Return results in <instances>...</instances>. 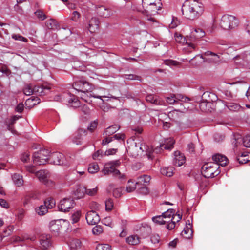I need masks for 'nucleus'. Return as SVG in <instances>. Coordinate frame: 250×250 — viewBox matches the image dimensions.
Instances as JSON below:
<instances>
[{"label": "nucleus", "instance_id": "f257e3e1", "mask_svg": "<svg viewBox=\"0 0 250 250\" xmlns=\"http://www.w3.org/2000/svg\"><path fill=\"white\" fill-rule=\"evenodd\" d=\"M182 12L184 17L193 20L198 18L204 12V5L196 0L185 1L182 7Z\"/></svg>", "mask_w": 250, "mask_h": 250}, {"label": "nucleus", "instance_id": "f03ea898", "mask_svg": "<svg viewBox=\"0 0 250 250\" xmlns=\"http://www.w3.org/2000/svg\"><path fill=\"white\" fill-rule=\"evenodd\" d=\"M202 173L207 178H213L220 172L217 163L209 162L205 164L202 167Z\"/></svg>", "mask_w": 250, "mask_h": 250}, {"label": "nucleus", "instance_id": "7ed1b4c3", "mask_svg": "<svg viewBox=\"0 0 250 250\" xmlns=\"http://www.w3.org/2000/svg\"><path fill=\"white\" fill-rule=\"evenodd\" d=\"M239 21L234 16L225 15L222 16L220 25L225 30L232 29L238 26Z\"/></svg>", "mask_w": 250, "mask_h": 250}, {"label": "nucleus", "instance_id": "20e7f679", "mask_svg": "<svg viewBox=\"0 0 250 250\" xmlns=\"http://www.w3.org/2000/svg\"><path fill=\"white\" fill-rule=\"evenodd\" d=\"M50 151L43 148L39 151L34 152L33 155V161L36 165H44L48 162Z\"/></svg>", "mask_w": 250, "mask_h": 250}, {"label": "nucleus", "instance_id": "39448f33", "mask_svg": "<svg viewBox=\"0 0 250 250\" xmlns=\"http://www.w3.org/2000/svg\"><path fill=\"white\" fill-rule=\"evenodd\" d=\"M55 101H61L68 103L72 107L77 108L80 106V102L74 95H71L69 93H64L61 95H58L55 97Z\"/></svg>", "mask_w": 250, "mask_h": 250}, {"label": "nucleus", "instance_id": "423d86ee", "mask_svg": "<svg viewBox=\"0 0 250 250\" xmlns=\"http://www.w3.org/2000/svg\"><path fill=\"white\" fill-rule=\"evenodd\" d=\"M162 3L161 1H159V4L156 3V4H151L147 7L143 8L144 11L143 13L144 15H146V20L149 22H155L156 21L155 19L151 16V15H155L157 13V11L161 8Z\"/></svg>", "mask_w": 250, "mask_h": 250}, {"label": "nucleus", "instance_id": "0eeeda50", "mask_svg": "<svg viewBox=\"0 0 250 250\" xmlns=\"http://www.w3.org/2000/svg\"><path fill=\"white\" fill-rule=\"evenodd\" d=\"M214 96L213 94L208 92H205L202 96V102L199 104L200 109L204 112L210 111L211 105L213 100L210 98Z\"/></svg>", "mask_w": 250, "mask_h": 250}, {"label": "nucleus", "instance_id": "6e6552de", "mask_svg": "<svg viewBox=\"0 0 250 250\" xmlns=\"http://www.w3.org/2000/svg\"><path fill=\"white\" fill-rule=\"evenodd\" d=\"M101 172L104 175L113 174L114 176H119L120 179H124L125 178V174H122L119 170L114 167L109 162L104 165Z\"/></svg>", "mask_w": 250, "mask_h": 250}, {"label": "nucleus", "instance_id": "1a4fd4ad", "mask_svg": "<svg viewBox=\"0 0 250 250\" xmlns=\"http://www.w3.org/2000/svg\"><path fill=\"white\" fill-rule=\"evenodd\" d=\"M74 205L75 202L73 199L66 198L61 200L58 205V208L60 211L65 212L69 211L70 209L74 207Z\"/></svg>", "mask_w": 250, "mask_h": 250}, {"label": "nucleus", "instance_id": "9d476101", "mask_svg": "<svg viewBox=\"0 0 250 250\" xmlns=\"http://www.w3.org/2000/svg\"><path fill=\"white\" fill-rule=\"evenodd\" d=\"M73 87L74 89L79 92L82 91L87 92L92 90V86L90 85L89 83L82 80L75 81L73 85Z\"/></svg>", "mask_w": 250, "mask_h": 250}, {"label": "nucleus", "instance_id": "9b49d317", "mask_svg": "<svg viewBox=\"0 0 250 250\" xmlns=\"http://www.w3.org/2000/svg\"><path fill=\"white\" fill-rule=\"evenodd\" d=\"M48 162L54 165H61L64 164V156L63 154L57 152L52 153L49 156Z\"/></svg>", "mask_w": 250, "mask_h": 250}, {"label": "nucleus", "instance_id": "f8f14e48", "mask_svg": "<svg viewBox=\"0 0 250 250\" xmlns=\"http://www.w3.org/2000/svg\"><path fill=\"white\" fill-rule=\"evenodd\" d=\"M87 223L90 225H94L98 224L100 221L99 214L94 210L88 211L85 215Z\"/></svg>", "mask_w": 250, "mask_h": 250}, {"label": "nucleus", "instance_id": "ddd939ff", "mask_svg": "<svg viewBox=\"0 0 250 250\" xmlns=\"http://www.w3.org/2000/svg\"><path fill=\"white\" fill-rule=\"evenodd\" d=\"M100 27V21L99 19L95 17H92L88 21L86 29L91 33H93L98 31Z\"/></svg>", "mask_w": 250, "mask_h": 250}, {"label": "nucleus", "instance_id": "4468645a", "mask_svg": "<svg viewBox=\"0 0 250 250\" xmlns=\"http://www.w3.org/2000/svg\"><path fill=\"white\" fill-rule=\"evenodd\" d=\"M86 135L87 130L86 129L80 128L73 136L72 141L77 145H81L82 144L83 136H86Z\"/></svg>", "mask_w": 250, "mask_h": 250}, {"label": "nucleus", "instance_id": "2eb2a0df", "mask_svg": "<svg viewBox=\"0 0 250 250\" xmlns=\"http://www.w3.org/2000/svg\"><path fill=\"white\" fill-rule=\"evenodd\" d=\"M97 14L100 17L107 18L112 16L113 14V11L109 8L104 6H100L96 9Z\"/></svg>", "mask_w": 250, "mask_h": 250}, {"label": "nucleus", "instance_id": "dca6fc26", "mask_svg": "<svg viewBox=\"0 0 250 250\" xmlns=\"http://www.w3.org/2000/svg\"><path fill=\"white\" fill-rule=\"evenodd\" d=\"M62 220H52L49 223V229L50 231L54 234L58 233L62 228Z\"/></svg>", "mask_w": 250, "mask_h": 250}, {"label": "nucleus", "instance_id": "f3484780", "mask_svg": "<svg viewBox=\"0 0 250 250\" xmlns=\"http://www.w3.org/2000/svg\"><path fill=\"white\" fill-rule=\"evenodd\" d=\"M185 162V157L180 151H176L174 153L173 164L175 166L180 167Z\"/></svg>", "mask_w": 250, "mask_h": 250}, {"label": "nucleus", "instance_id": "a211bd4d", "mask_svg": "<svg viewBox=\"0 0 250 250\" xmlns=\"http://www.w3.org/2000/svg\"><path fill=\"white\" fill-rule=\"evenodd\" d=\"M214 163H217L218 166L225 167L228 163V158L225 156L220 154H216L212 156Z\"/></svg>", "mask_w": 250, "mask_h": 250}, {"label": "nucleus", "instance_id": "6ab92c4d", "mask_svg": "<svg viewBox=\"0 0 250 250\" xmlns=\"http://www.w3.org/2000/svg\"><path fill=\"white\" fill-rule=\"evenodd\" d=\"M36 176L41 182L46 184L50 177V174L47 170H41L36 172Z\"/></svg>", "mask_w": 250, "mask_h": 250}, {"label": "nucleus", "instance_id": "aec40b11", "mask_svg": "<svg viewBox=\"0 0 250 250\" xmlns=\"http://www.w3.org/2000/svg\"><path fill=\"white\" fill-rule=\"evenodd\" d=\"M92 90H90V91H86V92H80V96L81 97V98L83 100L84 102L87 103H89L91 101L90 100V98L91 97H94L98 99H101V96H96L92 93H91Z\"/></svg>", "mask_w": 250, "mask_h": 250}, {"label": "nucleus", "instance_id": "412c9836", "mask_svg": "<svg viewBox=\"0 0 250 250\" xmlns=\"http://www.w3.org/2000/svg\"><path fill=\"white\" fill-rule=\"evenodd\" d=\"M146 100L147 102H149L155 105H162L164 103V101L161 100L160 98L155 97L152 94L147 95L146 97Z\"/></svg>", "mask_w": 250, "mask_h": 250}, {"label": "nucleus", "instance_id": "4be33fe9", "mask_svg": "<svg viewBox=\"0 0 250 250\" xmlns=\"http://www.w3.org/2000/svg\"><path fill=\"white\" fill-rule=\"evenodd\" d=\"M175 143L174 140L172 138H167L165 140L164 143L160 145V149L170 150L173 146Z\"/></svg>", "mask_w": 250, "mask_h": 250}, {"label": "nucleus", "instance_id": "5701e85b", "mask_svg": "<svg viewBox=\"0 0 250 250\" xmlns=\"http://www.w3.org/2000/svg\"><path fill=\"white\" fill-rule=\"evenodd\" d=\"M237 160L240 164H246L250 161V153L245 152L241 153L240 155L238 154Z\"/></svg>", "mask_w": 250, "mask_h": 250}, {"label": "nucleus", "instance_id": "b1692460", "mask_svg": "<svg viewBox=\"0 0 250 250\" xmlns=\"http://www.w3.org/2000/svg\"><path fill=\"white\" fill-rule=\"evenodd\" d=\"M120 128V126L118 125H114L109 126L104 131L103 135L104 136H110L117 132Z\"/></svg>", "mask_w": 250, "mask_h": 250}, {"label": "nucleus", "instance_id": "393cba45", "mask_svg": "<svg viewBox=\"0 0 250 250\" xmlns=\"http://www.w3.org/2000/svg\"><path fill=\"white\" fill-rule=\"evenodd\" d=\"M244 138H242L240 135H236L234 136V140L232 142V145L234 147V151H237V148L242 145L243 146Z\"/></svg>", "mask_w": 250, "mask_h": 250}, {"label": "nucleus", "instance_id": "a878e982", "mask_svg": "<svg viewBox=\"0 0 250 250\" xmlns=\"http://www.w3.org/2000/svg\"><path fill=\"white\" fill-rule=\"evenodd\" d=\"M12 180L17 187H21L23 184L22 176L19 174H14L12 176Z\"/></svg>", "mask_w": 250, "mask_h": 250}, {"label": "nucleus", "instance_id": "bb28decb", "mask_svg": "<svg viewBox=\"0 0 250 250\" xmlns=\"http://www.w3.org/2000/svg\"><path fill=\"white\" fill-rule=\"evenodd\" d=\"M226 106L231 111L237 112L242 109V107L240 105L234 103H227Z\"/></svg>", "mask_w": 250, "mask_h": 250}, {"label": "nucleus", "instance_id": "cd10ccee", "mask_svg": "<svg viewBox=\"0 0 250 250\" xmlns=\"http://www.w3.org/2000/svg\"><path fill=\"white\" fill-rule=\"evenodd\" d=\"M126 242L129 245H135L140 243V238L136 235H132L126 239Z\"/></svg>", "mask_w": 250, "mask_h": 250}, {"label": "nucleus", "instance_id": "c85d7f7f", "mask_svg": "<svg viewBox=\"0 0 250 250\" xmlns=\"http://www.w3.org/2000/svg\"><path fill=\"white\" fill-rule=\"evenodd\" d=\"M205 35V32L200 28H196L191 32L192 37L196 39L203 37Z\"/></svg>", "mask_w": 250, "mask_h": 250}, {"label": "nucleus", "instance_id": "c756f323", "mask_svg": "<svg viewBox=\"0 0 250 250\" xmlns=\"http://www.w3.org/2000/svg\"><path fill=\"white\" fill-rule=\"evenodd\" d=\"M40 244L43 249H47L51 246L49 238L42 237L40 239Z\"/></svg>", "mask_w": 250, "mask_h": 250}, {"label": "nucleus", "instance_id": "7c9ffc66", "mask_svg": "<svg viewBox=\"0 0 250 250\" xmlns=\"http://www.w3.org/2000/svg\"><path fill=\"white\" fill-rule=\"evenodd\" d=\"M174 168L172 167H164L161 169V172L163 175L167 177H170L173 175Z\"/></svg>", "mask_w": 250, "mask_h": 250}, {"label": "nucleus", "instance_id": "2f4dec72", "mask_svg": "<svg viewBox=\"0 0 250 250\" xmlns=\"http://www.w3.org/2000/svg\"><path fill=\"white\" fill-rule=\"evenodd\" d=\"M150 180V177L149 176L147 175H144L138 178V181L136 184L138 185L140 184L141 185H146L149 182Z\"/></svg>", "mask_w": 250, "mask_h": 250}, {"label": "nucleus", "instance_id": "473e14b6", "mask_svg": "<svg viewBox=\"0 0 250 250\" xmlns=\"http://www.w3.org/2000/svg\"><path fill=\"white\" fill-rule=\"evenodd\" d=\"M81 245V242L77 239H73L69 243V246L71 249L77 250L80 249Z\"/></svg>", "mask_w": 250, "mask_h": 250}, {"label": "nucleus", "instance_id": "72a5a7b5", "mask_svg": "<svg viewBox=\"0 0 250 250\" xmlns=\"http://www.w3.org/2000/svg\"><path fill=\"white\" fill-rule=\"evenodd\" d=\"M49 88L44 86H35L34 93L39 95H43L45 94V90H49Z\"/></svg>", "mask_w": 250, "mask_h": 250}, {"label": "nucleus", "instance_id": "f704fd0d", "mask_svg": "<svg viewBox=\"0 0 250 250\" xmlns=\"http://www.w3.org/2000/svg\"><path fill=\"white\" fill-rule=\"evenodd\" d=\"M233 60L235 63L237 65L244 66L245 65V63L248 61H247L246 58V60H245L243 56H237L234 58Z\"/></svg>", "mask_w": 250, "mask_h": 250}, {"label": "nucleus", "instance_id": "c9c22d12", "mask_svg": "<svg viewBox=\"0 0 250 250\" xmlns=\"http://www.w3.org/2000/svg\"><path fill=\"white\" fill-rule=\"evenodd\" d=\"M45 25L48 29H56L58 28L57 22L53 19H50L46 21Z\"/></svg>", "mask_w": 250, "mask_h": 250}, {"label": "nucleus", "instance_id": "e433bc0d", "mask_svg": "<svg viewBox=\"0 0 250 250\" xmlns=\"http://www.w3.org/2000/svg\"><path fill=\"white\" fill-rule=\"evenodd\" d=\"M24 94L27 96L31 95L34 93V87L33 88L30 84H26L23 90Z\"/></svg>", "mask_w": 250, "mask_h": 250}, {"label": "nucleus", "instance_id": "4c0bfd02", "mask_svg": "<svg viewBox=\"0 0 250 250\" xmlns=\"http://www.w3.org/2000/svg\"><path fill=\"white\" fill-rule=\"evenodd\" d=\"M192 234V230L188 228H184L181 232V235L186 239H190Z\"/></svg>", "mask_w": 250, "mask_h": 250}, {"label": "nucleus", "instance_id": "58836bf2", "mask_svg": "<svg viewBox=\"0 0 250 250\" xmlns=\"http://www.w3.org/2000/svg\"><path fill=\"white\" fill-rule=\"evenodd\" d=\"M175 213V210L173 209H168L166 212L162 213V215L165 219L169 218L170 219L172 217V220L174 219L173 215Z\"/></svg>", "mask_w": 250, "mask_h": 250}, {"label": "nucleus", "instance_id": "ea45409f", "mask_svg": "<svg viewBox=\"0 0 250 250\" xmlns=\"http://www.w3.org/2000/svg\"><path fill=\"white\" fill-rule=\"evenodd\" d=\"M99 169L98 165L96 163H93L89 165L88 171L89 173L93 174L97 172Z\"/></svg>", "mask_w": 250, "mask_h": 250}, {"label": "nucleus", "instance_id": "a19ab883", "mask_svg": "<svg viewBox=\"0 0 250 250\" xmlns=\"http://www.w3.org/2000/svg\"><path fill=\"white\" fill-rule=\"evenodd\" d=\"M164 217L163 215L156 216L152 218L153 221L158 225H163L166 223L167 221L163 220Z\"/></svg>", "mask_w": 250, "mask_h": 250}, {"label": "nucleus", "instance_id": "79ce46f5", "mask_svg": "<svg viewBox=\"0 0 250 250\" xmlns=\"http://www.w3.org/2000/svg\"><path fill=\"white\" fill-rule=\"evenodd\" d=\"M159 1L161 0H142V6L143 8H145L151 4H156V3L159 4Z\"/></svg>", "mask_w": 250, "mask_h": 250}, {"label": "nucleus", "instance_id": "37998d69", "mask_svg": "<svg viewBox=\"0 0 250 250\" xmlns=\"http://www.w3.org/2000/svg\"><path fill=\"white\" fill-rule=\"evenodd\" d=\"M81 216V211L78 210L75 212L71 216V220L72 223H75L78 222Z\"/></svg>", "mask_w": 250, "mask_h": 250}, {"label": "nucleus", "instance_id": "c03bdc74", "mask_svg": "<svg viewBox=\"0 0 250 250\" xmlns=\"http://www.w3.org/2000/svg\"><path fill=\"white\" fill-rule=\"evenodd\" d=\"M48 208H46V207L44 205H41L39 208H37L36 209V212L40 215H43L45 214L47 212Z\"/></svg>", "mask_w": 250, "mask_h": 250}, {"label": "nucleus", "instance_id": "a18cd8bd", "mask_svg": "<svg viewBox=\"0 0 250 250\" xmlns=\"http://www.w3.org/2000/svg\"><path fill=\"white\" fill-rule=\"evenodd\" d=\"M44 205L48 209L52 208L55 205V202L53 198H50L44 201Z\"/></svg>", "mask_w": 250, "mask_h": 250}, {"label": "nucleus", "instance_id": "49530a36", "mask_svg": "<svg viewBox=\"0 0 250 250\" xmlns=\"http://www.w3.org/2000/svg\"><path fill=\"white\" fill-rule=\"evenodd\" d=\"M205 55L207 56H211L212 57V61L216 62L219 61V56L217 54L211 51H207L205 53Z\"/></svg>", "mask_w": 250, "mask_h": 250}, {"label": "nucleus", "instance_id": "de8ad7c7", "mask_svg": "<svg viewBox=\"0 0 250 250\" xmlns=\"http://www.w3.org/2000/svg\"><path fill=\"white\" fill-rule=\"evenodd\" d=\"M96 250H111V246L106 244H99L96 247Z\"/></svg>", "mask_w": 250, "mask_h": 250}, {"label": "nucleus", "instance_id": "09e8293b", "mask_svg": "<svg viewBox=\"0 0 250 250\" xmlns=\"http://www.w3.org/2000/svg\"><path fill=\"white\" fill-rule=\"evenodd\" d=\"M105 209L107 211H110L112 209L114 206L113 201L111 199H108L105 202Z\"/></svg>", "mask_w": 250, "mask_h": 250}, {"label": "nucleus", "instance_id": "8fccbe9b", "mask_svg": "<svg viewBox=\"0 0 250 250\" xmlns=\"http://www.w3.org/2000/svg\"><path fill=\"white\" fill-rule=\"evenodd\" d=\"M136 189V185L131 180L128 182V185L126 187V190L127 192H131Z\"/></svg>", "mask_w": 250, "mask_h": 250}, {"label": "nucleus", "instance_id": "3c124183", "mask_svg": "<svg viewBox=\"0 0 250 250\" xmlns=\"http://www.w3.org/2000/svg\"><path fill=\"white\" fill-rule=\"evenodd\" d=\"M174 38L176 42L179 43H184L185 42V39L182 35L178 33H175L174 34Z\"/></svg>", "mask_w": 250, "mask_h": 250}, {"label": "nucleus", "instance_id": "603ef678", "mask_svg": "<svg viewBox=\"0 0 250 250\" xmlns=\"http://www.w3.org/2000/svg\"><path fill=\"white\" fill-rule=\"evenodd\" d=\"M104 155V153L101 150H98L96 151L93 155L92 158L94 160L100 159V158H102Z\"/></svg>", "mask_w": 250, "mask_h": 250}, {"label": "nucleus", "instance_id": "864d4df0", "mask_svg": "<svg viewBox=\"0 0 250 250\" xmlns=\"http://www.w3.org/2000/svg\"><path fill=\"white\" fill-rule=\"evenodd\" d=\"M123 190V188H115L113 189V195L116 198L120 197L122 194V191Z\"/></svg>", "mask_w": 250, "mask_h": 250}, {"label": "nucleus", "instance_id": "5fc2aeb1", "mask_svg": "<svg viewBox=\"0 0 250 250\" xmlns=\"http://www.w3.org/2000/svg\"><path fill=\"white\" fill-rule=\"evenodd\" d=\"M92 232L95 235H99L103 232V228L100 225H96L93 228Z\"/></svg>", "mask_w": 250, "mask_h": 250}, {"label": "nucleus", "instance_id": "6e6d98bb", "mask_svg": "<svg viewBox=\"0 0 250 250\" xmlns=\"http://www.w3.org/2000/svg\"><path fill=\"white\" fill-rule=\"evenodd\" d=\"M97 125L98 122L96 121L91 122L87 127V130L92 132L97 128Z\"/></svg>", "mask_w": 250, "mask_h": 250}, {"label": "nucleus", "instance_id": "4d7b16f0", "mask_svg": "<svg viewBox=\"0 0 250 250\" xmlns=\"http://www.w3.org/2000/svg\"><path fill=\"white\" fill-rule=\"evenodd\" d=\"M12 38L13 39L15 40H19L21 41H23L24 42H27V39L25 38V37L19 35V34H12Z\"/></svg>", "mask_w": 250, "mask_h": 250}, {"label": "nucleus", "instance_id": "13d9d810", "mask_svg": "<svg viewBox=\"0 0 250 250\" xmlns=\"http://www.w3.org/2000/svg\"><path fill=\"white\" fill-rule=\"evenodd\" d=\"M35 14L36 16L41 20H44L46 18V16L45 14L42 12V11L41 10H38L35 12Z\"/></svg>", "mask_w": 250, "mask_h": 250}, {"label": "nucleus", "instance_id": "bf43d9fd", "mask_svg": "<svg viewBox=\"0 0 250 250\" xmlns=\"http://www.w3.org/2000/svg\"><path fill=\"white\" fill-rule=\"evenodd\" d=\"M125 78L128 80H137L140 81L142 80L140 76L134 74H125Z\"/></svg>", "mask_w": 250, "mask_h": 250}, {"label": "nucleus", "instance_id": "052dcab7", "mask_svg": "<svg viewBox=\"0 0 250 250\" xmlns=\"http://www.w3.org/2000/svg\"><path fill=\"white\" fill-rule=\"evenodd\" d=\"M243 146L246 147H250V134L244 137Z\"/></svg>", "mask_w": 250, "mask_h": 250}, {"label": "nucleus", "instance_id": "680f3d73", "mask_svg": "<svg viewBox=\"0 0 250 250\" xmlns=\"http://www.w3.org/2000/svg\"><path fill=\"white\" fill-rule=\"evenodd\" d=\"M81 17V14L77 11H73L72 12L71 20L74 21H77Z\"/></svg>", "mask_w": 250, "mask_h": 250}, {"label": "nucleus", "instance_id": "e2e57ef3", "mask_svg": "<svg viewBox=\"0 0 250 250\" xmlns=\"http://www.w3.org/2000/svg\"><path fill=\"white\" fill-rule=\"evenodd\" d=\"M139 95V93H134L131 92H127L125 95L128 99H133L134 100H137V96Z\"/></svg>", "mask_w": 250, "mask_h": 250}, {"label": "nucleus", "instance_id": "0e129e2a", "mask_svg": "<svg viewBox=\"0 0 250 250\" xmlns=\"http://www.w3.org/2000/svg\"><path fill=\"white\" fill-rule=\"evenodd\" d=\"M166 223H167L166 227L168 230H172L175 227V221H173L172 219L171 220L170 222L167 221Z\"/></svg>", "mask_w": 250, "mask_h": 250}, {"label": "nucleus", "instance_id": "69168bd1", "mask_svg": "<svg viewBox=\"0 0 250 250\" xmlns=\"http://www.w3.org/2000/svg\"><path fill=\"white\" fill-rule=\"evenodd\" d=\"M166 101L167 102L170 104H173L174 103H177V100L175 99V95L167 97Z\"/></svg>", "mask_w": 250, "mask_h": 250}, {"label": "nucleus", "instance_id": "338daca9", "mask_svg": "<svg viewBox=\"0 0 250 250\" xmlns=\"http://www.w3.org/2000/svg\"><path fill=\"white\" fill-rule=\"evenodd\" d=\"M97 188H93L92 189L85 188V193L90 196L94 195L97 192Z\"/></svg>", "mask_w": 250, "mask_h": 250}, {"label": "nucleus", "instance_id": "774afa93", "mask_svg": "<svg viewBox=\"0 0 250 250\" xmlns=\"http://www.w3.org/2000/svg\"><path fill=\"white\" fill-rule=\"evenodd\" d=\"M117 152V149L115 148H110L107 150L104 153V155L105 156H109L116 154Z\"/></svg>", "mask_w": 250, "mask_h": 250}]
</instances>
